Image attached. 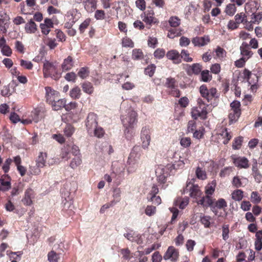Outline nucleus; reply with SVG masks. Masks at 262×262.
Instances as JSON below:
<instances>
[{"mask_svg": "<svg viewBox=\"0 0 262 262\" xmlns=\"http://www.w3.org/2000/svg\"><path fill=\"white\" fill-rule=\"evenodd\" d=\"M125 115L121 116V121L125 127L124 134L127 140H130L133 132L130 130L134 127L137 122V113L133 108H129L126 112Z\"/></svg>", "mask_w": 262, "mask_h": 262, "instance_id": "f257e3e1", "label": "nucleus"}, {"mask_svg": "<svg viewBox=\"0 0 262 262\" xmlns=\"http://www.w3.org/2000/svg\"><path fill=\"white\" fill-rule=\"evenodd\" d=\"M43 72L46 78L51 77L55 80L60 78V75L58 73L57 67L53 62L46 60L43 64Z\"/></svg>", "mask_w": 262, "mask_h": 262, "instance_id": "f03ea898", "label": "nucleus"}, {"mask_svg": "<svg viewBox=\"0 0 262 262\" xmlns=\"http://www.w3.org/2000/svg\"><path fill=\"white\" fill-rule=\"evenodd\" d=\"M141 150V147L139 146H135L130 153L128 159L127 163L130 165L128 168V171H131V165L134 166L139 161L141 154L140 153Z\"/></svg>", "mask_w": 262, "mask_h": 262, "instance_id": "7ed1b4c3", "label": "nucleus"}, {"mask_svg": "<svg viewBox=\"0 0 262 262\" xmlns=\"http://www.w3.org/2000/svg\"><path fill=\"white\" fill-rule=\"evenodd\" d=\"M97 117L96 114L94 113H90L88 114L86 121L85 125L89 134L93 133L94 128L97 126Z\"/></svg>", "mask_w": 262, "mask_h": 262, "instance_id": "20e7f679", "label": "nucleus"}, {"mask_svg": "<svg viewBox=\"0 0 262 262\" xmlns=\"http://www.w3.org/2000/svg\"><path fill=\"white\" fill-rule=\"evenodd\" d=\"M189 192L191 197L196 198L201 195V191L197 185L193 184L191 182H187L186 186L184 189L183 193Z\"/></svg>", "mask_w": 262, "mask_h": 262, "instance_id": "39448f33", "label": "nucleus"}, {"mask_svg": "<svg viewBox=\"0 0 262 262\" xmlns=\"http://www.w3.org/2000/svg\"><path fill=\"white\" fill-rule=\"evenodd\" d=\"M179 256L178 250L176 249L173 246H170L168 248L166 252L163 256L165 260L170 259L173 262L178 260Z\"/></svg>", "mask_w": 262, "mask_h": 262, "instance_id": "423d86ee", "label": "nucleus"}, {"mask_svg": "<svg viewBox=\"0 0 262 262\" xmlns=\"http://www.w3.org/2000/svg\"><path fill=\"white\" fill-rule=\"evenodd\" d=\"M141 139L142 141V147L147 148L150 141V130L148 127L144 126L141 132Z\"/></svg>", "mask_w": 262, "mask_h": 262, "instance_id": "0eeeda50", "label": "nucleus"}, {"mask_svg": "<svg viewBox=\"0 0 262 262\" xmlns=\"http://www.w3.org/2000/svg\"><path fill=\"white\" fill-rule=\"evenodd\" d=\"M11 178L8 174H3L0 178V190L7 191L11 188Z\"/></svg>", "mask_w": 262, "mask_h": 262, "instance_id": "6e6552de", "label": "nucleus"}, {"mask_svg": "<svg viewBox=\"0 0 262 262\" xmlns=\"http://www.w3.org/2000/svg\"><path fill=\"white\" fill-rule=\"evenodd\" d=\"M45 90L46 101L51 104L55 99H57L59 93L52 90L50 87H46Z\"/></svg>", "mask_w": 262, "mask_h": 262, "instance_id": "1a4fd4ad", "label": "nucleus"}, {"mask_svg": "<svg viewBox=\"0 0 262 262\" xmlns=\"http://www.w3.org/2000/svg\"><path fill=\"white\" fill-rule=\"evenodd\" d=\"M234 165L239 168H247L249 167V161L245 157H239L233 158Z\"/></svg>", "mask_w": 262, "mask_h": 262, "instance_id": "9d476101", "label": "nucleus"}, {"mask_svg": "<svg viewBox=\"0 0 262 262\" xmlns=\"http://www.w3.org/2000/svg\"><path fill=\"white\" fill-rule=\"evenodd\" d=\"M167 58L173 61V63L179 64L181 62L180 53L176 50H171L168 51L166 54Z\"/></svg>", "mask_w": 262, "mask_h": 262, "instance_id": "9b49d317", "label": "nucleus"}, {"mask_svg": "<svg viewBox=\"0 0 262 262\" xmlns=\"http://www.w3.org/2000/svg\"><path fill=\"white\" fill-rule=\"evenodd\" d=\"M207 112L206 107H203L201 110L198 109H193L191 112V116L192 118L196 120L198 117L205 120L207 118Z\"/></svg>", "mask_w": 262, "mask_h": 262, "instance_id": "f8f14e48", "label": "nucleus"}, {"mask_svg": "<svg viewBox=\"0 0 262 262\" xmlns=\"http://www.w3.org/2000/svg\"><path fill=\"white\" fill-rule=\"evenodd\" d=\"M210 41L209 36L195 37L192 39V42L194 46L201 47L207 45Z\"/></svg>", "mask_w": 262, "mask_h": 262, "instance_id": "ddd939ff", "label": "nucleus"}, {"mask_svg": "<svg viewBox=\"0 0 262 262\" xmlns=\"http://www.w3.org/2000/svg\"><path fill=\"white\" fill-rule=\"evenodd\" d=\"M83 4L88 12L92 13L97 8V0H84Z\"/></svg>", "mask_w": 262, "mask_h": 262, "instance_id": "4468645a", "label": "nucleus"}, {"mask_svg": "<svg viewBox=\"0 0 262 262\" xmlns=\"http://www.w3.org/2000/svg\"><path fill=\"white\" fill-rule=\"evenodd\" d=\"M33 196V191L31 188H28L25 192V196L22 199L24 205L30 206L32 204V198Z\"/></svg>", "mask_w": 262, "mask_h": 262, "instance_id": "2eb2a0df", "label": "nucleus"}, {"mask_svg": "<svg viewBox=\"0 0 262 262\" xmlns=\"http://www.w3.org/2000/svg\"><path fill=\"white\" fill-rule=\"evenodd\" d=\"M66 103V100L64 99H55V101L53 102L51 104L52 105V107L53 110L58 111L61 110L63 107H65V105Z\"/></svg>", "mask_w": 262, "mask_h": 262, "instance_id": "dca6fc26", "label": "nucleus"}, {"mask_svg": "<svg viewBox=\"0 0 262 262\" xmlns=\"http://www.w3.org/2000/svg\"><path fill=\"white\" fill-rule=\"evenodd\" d=\"M47 158L46 152H40L36 160V165L38 168H42L45 166Z\"/></svg>", "mask_w": 262, "mask_h": 262, "instance_id": "f3484780", "label": "nucleus"}, {"mask_svg": "<svg viewBox=\"0 0 262 262\" xmlns=\"http://www.w3.org/2000/svg\"><path fill=\"white\" fill-rule=\"evenodd\" d=\"M154 12L152 9L147 10L146 13L144 14V18L143 20L147 24L150 25L152 23H155L156 21L154 20L156 19L154 17Z\"/></svg>", "mask_w": 262, "mask_h": 262, "instance_id": "a211bd4d", "label": "nucleus"}, {"mask_svg": "<svg viewBox=\"0 0 262 262\" xmlns=\"http://www.w3.org/2000/svg\"><path fill=\"white\" fill-rule=\"evenodd\" d=\"M25 29L27 33H34L37 30V25L32 19H30L26 24Z\"/></svg>", "mask_w": 262, "mask_h": 262, "instance_id": "6ab92c4d", "label": "nucleus"}, {"mask_svg": "<svg viewBox=\"0 0 262 262\" xmlns=\"http://www.w3.org/2000/svg\"><path fill=\"white\" fill-rule=\"evenodd\" d=\"M73 66V59L70 56H69L66 59H64L61 64V68L63 71H69L72 69Z\"/></svg>", "mask_w": 262, "mask_h": 262, "instance_id": "aec40b11", "label": "nucleus"}, {"mask_svg": "<svg viewBox=\"0 0 262 262\" xmlns=\"http://www.w3.org/2000/svg\"><path fill=\"white\" fill-rule=\"evenodd\" d=\"M124 236L132 242H136L138 244L140 243V236L139 235V234H136L135 232H134L133 233H124Z\"/></svg>", "mask_w": 262, "mask_h": 262, "instance_id": "412c9836", "label": "nucleus"}, {"mask_svg": "<svg viewBox=\"0 0 262 262\" xmlns=\"http://www.w3.org/2000/svg\"><path fill=\"white\" fill-rule=\"evenodd\" d=\"M189 70H191L192 73L194 74L198 75L201 72L202 66L199 63H193L191 66H189V69L187 71V73L188 74L189 73Z\"/></svg>", "mask_w": 262, "mask_h": 262, "instance_id": "4be33fe9", "label": "nucleus"}, {"mask_svg": "<svg viewBox=\"0 0 262 262\" xmlns=\"http://www.w3.org/2000/svg\"><path fill=\"white\" fill-rule=\"evenodd\" d=\"M82 88L84 92L88 94H91L94 92V87L92 84L89 82L85 81L82 84Z\"/></svg>", "mask_w": 262, "mask_h": 262, "instance_id": "5701e85b", "label": "nucleus"}, {"mask_svg": "<svg viewBox=\"0 0 262 262\" xmlns=\"http://www.w3.org/2000/svg\"><path fill=\"white\" fill-rule=\"evenodd\" d=\"M241 114V111H232L229 114V119L230 124L235 122Z\"/></svg>", "mask_w": 262, "mask_h": 262, "instance_id": "b1692460", "label": "nucleus"}, {"mask_svg": "<svg viewBox=\"0 0 262 262\" xmlns=\"http://www.w3.org/2000/svg\"><path fill=\"white\" fill-rule=\"evenodd\" d=\"M81 94V90L78 86L74 88L70 92V96L75 99H79L80 97Z\"/></svg>", "mask_w": 262, "mask_h": 262, "instance_id": "393cba45", "label": "nucleus"}, {"mask_svg": "<svg viewBox=\"0 0 262 262\" xmlns=\"http://www.w3.org/2000/svg\"><path fill=\"white\" fill-rule=\"evenodd\" d=\"M232 199L236 201H240L243 198V191L241 189L234 190L232 193Z\"/></svg>", "mask_w": 262, "mask_h": 262, "instance_id": "a878e982", "label": "nucleus"}, {"mask_svg": "<svg viewBox=\"0 0 262 262\" xmlns=\"http://www.w3.org/2000/svg\"><path fill=\"white\" fill-rule=\"evenodd\" d=\"M236 10V8L234 4H229L226 6L225 12H226V14L229 16H233L235 13Z\"/></svg>", "mask_w": 262, "mask_h": 262, "instance_id": "bb28decb", "label": "nucleus"}, {"mask_svg": "<svg viewBox=\"0 0 262 262\" xmlns=\"http://www.w3.org/2000/svg\"><path fill=\"white\" fill-rule=\"evenodd\" d=\"M71 152L70 151V148H68V146H66L61 149V152L60 154V157L62 159H64L65 160H68L69 159L71 158Z\"/></svg>", "mask_w": 262, "mask_h": 262, "instance_id": "cd10ccee", "label": "nucleus"}, {"mask_svg": "<svg viewBox=\"0 0 262 262\" xmlns=\"http://www.w3.org/2000/svg\"><path fill=\"white\" fill-rule=\"evenodd\" d=\"M177 80L172 77H168L166 79V82L165 85L169 89H174L176 85Z\"/></svg>", "mask_w": 262, "mask_h": 262, "instance_id": "c85d7f7f", "label": "nucleus"}, {"mask_svg": "<svg viewBox=\"0 0 262 262\" xmlns=\"http://www.w3.org/2000/svg\"><path fill=\"white\" fill-rule=\"evenodd\" d=\"M144 55L141 50L135 49L133 50L132 58L134 60H140L143 58Z\"/></svg>", "mask_w": 262, "mask_h": 262, "instance_id": "c756f323", "label": "nucleus"}, {"mask_svg": "<svg viewBox=\"0 0 262 262\" xmlns=\"http://www.w3.org/2000/svg\"><path fill=\"white\" fill-rule=\"evenodd\" d=\"M243 142V137L239 136L235 138L232 143V148L233 149H239L241 147Z\"/></svg>", "mask_w": 262, "mask_h": 262, "instance_id": "7c9ffc66", "label": "nucleus"}, {"mask_svg": "<svg viewBox=\"0 0 262 262\" xmlns=\"http://www.w3.org/2000/svg\"><path fill=\"white\" fill-rule=\"evenodd\" d=\"M200 92L201 94V96L204 98L206 99L208 102H209V91L207 89V87L205 85H202L200 88Z\"/></svg>", "mask_w": 262, "mask_h": 262, "instance_id": "2f4dec72", "label": "nucleus"}, {"mask_svg": "<svg viewBox=\"0 0 262 262\" xmlns=\"http://www.w3.org/2000/svg\"><path fill=\"white\" fill-rule=\"evenodd\" d=\"M163 169L158 168L156 170V173L157 176V178L159 182L161 183H164L166 180V176L164 173H162Z\"/></svg>", "mask_w": 262, "mask_h": 262, "instance_id": "473e14b6", "label": "nucleus"}, {"mask_svg": "<svg viewBox=\"0 0 262 262\" xmlns=\"http://www.w3.org/2000/svg\"><path fill=\"white\" fill-rule=\"evenodd\" d=\"M180 55L181 59H183V60L185 62H189L192 61L193 60L192 58L189 57V53L187 50H182Z\"/></svg>", "mask_w": 262, "mask_h": 262, "instance_id": "72a5a7b5", "label": "nucleus"}, {"mask_svg": "<svg viewBox=\"0 0 262 262\" xmlns=\"http://www.w3.org/2000/svg\"><path fill=\"white\" fill-rule=\"evenodd\" d=\"M64 135L68 137H71L75 132L74 127L70 124H68L66 125V127L64 128Z\"/></svg>", "mask_w": 262, "mask_h": 262, "instance_id": "f704fd0d", "label": "nucleus"}, {"mask_svg": "<svg viewBox=\"0 0 262 262\" xmlns=\"http://www.w3.org/2000/svg\"><path fill=\"white\" fill-rule=\"evenodd\" d=\"M156 68V66L154 64L148 66L145 69V74L148 75L149 77H152L154 74Z\"/></svg>", "mask_w": 262, "mask_h": 262, "instance_id": "c9c22d12", "label": "nucleus"}, {"mask_svg": "<svg viewBox=\"0 0 262 262\" xmlns=\"http://www.w3.org/2000/svg\"><path fill=\"white\" fill-rule=\"evenodd\" d=\"M195 174L196 177L201 180H205L207 178L205 171L203 170L200 167H198L196 168L195 170Z\"/></svg>", "mask_w": 262, "mask_h": 262, "instance_id": "e433bc0d", "label": "nucleus"}, {"mask_svg": "<svg viewBox=\"0 0 262 262\" xmlns=\"http://www.w3.org/2000/svg\"><path fill=\"white\" fill-rule=\"evenodd\" d=\"M48 260L50 262H57L59 259V254L54 251H51L48 254Z\"/></svg>", "mask_w": 262, "mask_h": 262, "instance_id": "4c0bfd02", "label": "nucleus"}, {"mask_svg": "<svg viewBox=\"0 0 262 262\" xmlns=\"http://www.w3.org/2000/svg\"><path fill=\"white\" fill-rule=\"evenodd\" d=\"M261 198L257 191H253L251 194V201L253 203L258 204L261 201Z\"/></svg>", "mask_w": 262, "mask_h": 262, "instance_id": "58836bf2", "label": "nucleus"}, {"mask_svg": "<svg viewBox=\"0 0 262 262\" xmlns=\"http://www.w3.org/2000/svg\"><path fill=\"white\" fill-rule=\"evenodd\" d=\"M229 225H224L222 226V237L223 239L226 241L229 238Z\"/></svg>", "mask_w": 262, "mask_h": 262, "instance_id": "ea45409f", "label": "nucleus"}, {"mask_svg": "<svg viewBox=\"0 0 262 262\" xmlns=\"http://www.w3.org/2000/svg\"><path fill=\"white\" fill-rule=\"evenodd\" d=\"M81 163V159H80L79 156H76L74 158L72 161L71 162L70 166L74 169L79 166Z\"/></svg>", "mask_w": 262, "mask_h": 262, "instance_id": "a19ab883", "label": "nucleus"}, {"mask_svg": "<svg viewBox=\"0 0 262 262\" xmlns=\"http://www.w3.org/2000/svg\"><path fill=\"white\" fill-rule=\"evenodd\" d=\"M168 22L171 27H177L180 24V19L177 16H172L169 18Z\"/></svg>", "mask_w": 262, "mask_h": 262, "instance_id": "79ce46f5", "label": "nucleus"}, {"mask_svg": "<svg viewBox=\"0 0 262 262\" xmlns=\"http://www.w3.org/2000/svg\"><path fill=\"white\" fill-rule=\"evenodd\" d=\"M67 146H68V148H70V151L71 152V154H72L75 157L79 156V155H80V150L77 146L75 145H73L72 146L70 145H67Z\"/></svg>", "mask_w": 262, "mask_h": 262, "instance_id": "37998d69", "label": "nucleus"}, {"mask_svg": "<svg viewBox=\"0 0 262 262\" xmlns=\"http://www.w3.org/2000/svg\"><path fill=\"white\" fill-rule=\"evenodd\" d=\"M13 160L11 158H8L5 161L2 169L5 173L8 172L10 169V165L12 163Z\"/></svg>", "mask_w": 262, "mask_h": 262, "instance_id": "c03bdc74", "label": "nucleus"}, {"mask_svg": "<svg viewBox=\"0 0 262 262\" xmlns=\"http://www.w3.org/2000/svg\"><path fill=\"white\" fill-rule=\"evenodd\" d=\"M201 79L204 82H208L211 79V76L210 75L208 70H204L201 72Z\"/></svg>", "mask_w": 262, "mask_h": 262, "instance_id": "a18cd8bd", "label": "nucleus"}, {"mask_svg": "<svg viewBox=\"0 0 262 262\" xmlns=\"http://www.w3.org/2000/svg\"><path fill=\"white\" fill-rule=\"evenodd\" d=\"M215 205L217 207V208L221 209H224L227 206V204L224 199H219L215 204Z\"/></svg>", "mask_w": 262, "mask_h": 262, "instance_id": "49530a36", "label": "nucleus"}, {"mask_svg": "<svg viewBox=\"0 0 262 262\" xmlns=\"http://www.w3.org/2000/svg\"><path fill=\"white\" fill-rule=\"evenodd\" d=\"M147 199L155 205H158L161 203V199L159 196L151 195L147 196Z\"/></svg>", "mask_w": 262, "mask_h": 262, "instance_id": "de8ad7c7", "label": "nucleus"}, {"mask_svg": "<svg viewBox=\"0 0 262 262\" xmlns=\"http://www.w3.org/2000/svg\"><path fill=\"white\" fill-rule=\"evenodd\" d=\"M90 19L87 18L86 19L81 25L79 26V31L81 33H82L84 32L85 29L88 28L90 23Z\"/></svg>", "mask_w": 262, "mask_h": 262, "instance_id": "09e8293b", "label": "nucleus"}, {"mask_svg": "<svg viewBox=\"0 0 262 262\" xmlns=\"http://www.w3.org/2000/svg\"><path fill=\"white\" fill-rule=\"evenodd\" d=\"M93 133L94 134L95 136L98 138L102 137L104 134L103 129L101 127L98 126L94 128Z\"/></svg>", "mask_w": 262, "mask_h": 262, "instance_id": "8fccbe9b", "label": "nucleus"}, {"mask_svg": "<svg viewBox=\"0 0 262 262\" xmlns=\"http://www.w3.org/2000/svg\"><path fill=\"white\" fill-rule=\"evenodd\" d=\"M245 17L246 16L244 13H237L234 17L235 21L239 25L245 21Z\"/></svg>", "mask_w": 262, "mask_h": 262, "instance_id": "3c124183", "label": "nucleus"}, {"mask_svg": "<svg viewBox=\"0 0 262 262\" xmlns=\"http://www.w3.org/2000/svg\"><path fill=\"white\" fill-rule=\"evenodd\" d=\"M154 54L156 58L161 59L165 56V51L163 49H157Z\"/></svg>", "mask_w": 262, "mask_h": 262, "instance_id": "603ef678", "label": "nucleus"}, {"mask_svg": "<svg viewBox=\"0 0 262 262\" xmlns=\"http://www.w3.org/2000/svg\"><path fill=\"white\" fill-rule=\"evenodd\" d=\"M210 219L211 217L209 216H203L201 218V222L205 228H209L210 225Z\"/></svg>", "mask_w": 262, "mask_h": 262, "instance_id": "864d4df0", "label": "nucleus"}, {"mask_svg": "<svg viewBox=\"0 0 262 262\" xmlns=\"http://www.w3.org/2000/svg\"><path fill=\"white\" fill-rule=\"evenodd\" d=\"M95 18L97 20H102L105 18V12L102 10H97L95 13Z\"/></svg>", "mask_w": 262, "mask_h": 262, "instance_id": "5fc2aeb1", "label": "nucleus"}, {"mask_svg": "<svg viewBox=\"0 0 262 262\" xmlns=\"http://www.w3.org/2000/svg\"><path fill=\"white\" fill-rule=\"evenodd\" d=\"M232 111H241V103L238 101L234 100L230 103Z\"/></svg>", "mask_w": 262, "mask_h": 262, "instance_id": "6e6d98bb", "label": "nucleus"}, {"mask_svg": "<svg viewBox=\"0 0 262 262\" xmlns=\"http://www.w3.org/2000/svg\"><path fill=\"white\" fill-rule=\"evenodd\" d=\"M180 144L184 147H188L191 144V140L189 137L182 138L180 140Z\"/></svg>", "mask_w": 262, "mask_h": 262, "instance_id": "4d7b16f0", "label": "nucleus"}, {"mask_svg": "<svg viewBox=\"0 0 262 262\" xmlns=\"http://www.w3.org/2000/svg\"><path fill=\"white\" fill-rule=\"evenodd\" d=\"M231 171H232V167H225L223 169H222L221 171V172L220 173V176L221 177H225L227 176H229Z\"/></svg>", "mask_w": 262, "mask_h": 262, "instance_id": "13d9d810", "label": "nucleus"}, {"mask_svg": "<svg viewBox=\"0 0 262 262\" xmlns=\"http://www.w3.org/2000/svg\"><path fill=\"white\" fill-rule=\"evenodd\" d=\"M196 127V122L194 120L189 121L187 124V132L192 133L195 130Z\"/></svg>", "mask_w": 262, "mask_h": 262, "instance_id": "bf43d9fd", "label": "nucleus"}, {"mask_svg": "<svg viewBox=\"0 0 262 262\" xmlns=\"http://www.w3.org/2000/svg\"><path fill=\"white\" fill-rule=\"evenodd\" d=\"M156 208L154 206L148 205L145 209V214L148 216H151L156 213Z\"/></svg>", "mask_w": 262, "mask_h": 262, "instance_id": "052dcab7", "label": "nucleus"}, {"mask_svg": "<svg viewBox=\"0 0 262 262\" xmlns=\"http://www.w3.org/2000/svg\"><path fill=\"white\" fill-rule=\"evenodd\" d=\"M9 25V19L5 13H0V26Z\"/></svg>", "mask_w": 262, "mask_h": 262, "instance_id": "680f3d73", "label": "nucleus"}, {"mask_svg": "<svg viewBox=\"0 0 262 262\" xmlns=\"http://www.w3.org/2000/svg\"><path fill=\"white\" fill-rule=\"evenodd\" d=\"M178 233L179 235L175 238V243L177 246H179L183 244L184 238L182 232L179 233V231H178Z\"/></svg>", "mask_w": 262, "mask_h": 262, "instance_id": "e2e57ef3", "label": "nucleus"}, {"mask_svg": "<svg viewBox=\"0 0 262 262\" xmlns=\"http://www.w3.org/2000/svg\"><path fill=\"white\" fill-rule=\"evenodd\" d=\"M20 64L21 67L28 70H31L33 68V64L31 61H26L24 59L20 60Z\"/></svg>", "mask_w": 262, "mask_h": 262, "instance_id": "0e129e2a", "label": "nucleus"}, {"mask_svg": "<svg viewBox=\"0 0 262 262\" xmlns=\"http://www.w3.org/2000/svg\"><path fill=\"white\" fill-rule=\"evenodd\" d=\"M251 19L253 23H258L262 19V13L259 12L256 14L254 12H253L251 14Z\"/></svg>", "mask_w": 262, "mask_h": 262, "instance_id": "69168bd1", "label": "nucleus"}, {"mask_svg": "<svg viewBox=\"0 0 262 262\" xmlns=\"http://www.w3.org/2000/svg\"><path fill=\"white\" fill-rule=\"evenodd\" d=\"M1 51L4 55L7 56H10L12 54V50L8 45L5 46L2 48Z\"/></svg>", "mask_w": 262, "mask_h": 262, "instance_id": "338daca9", "label": "nucleus"}, {"mask_svg": "<svg viewBox=\"0 0 262 262\" xmlns=\"http://www.w3.org/2000/svg\"><path fill=\"white\" fill-rule=\"evenodd\" d=\"M190 42V39L185 36H182L180 39V45L181 47H187Z\"/></svg>", "mask_w": 262, "mask_h": 262, "instance_id": "774afa93", "label": "nucleus"}]
</instances>
